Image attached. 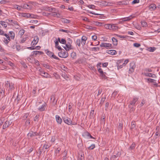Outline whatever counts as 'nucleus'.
I'll return each mask as SVG.
<instances>
[{"mask_svg":"<svg viewBox=\"0 0 160 160\" xmlns=\"http://www.w3.org/2000/svg\"><path fill=\"white\" fill-rule=\"evenodd\" d=\"M34 59V58L32 57H28L27 58L28 60L31 63H33V62Z\"/></svg>","mask_w":160,"mask_h":160,"instance_id":"obj_39","label":"nucleus"},{"mask_svg":"<svg viewBox=\"0 0 160 160\" xmlns=\"http://www.w3.org/2000/svg\"><path fill=\"white\" fill-rule=\"evenodd\" d=\"M21 7L25 9H31L32 8V6L28 5L27 4H23L22 6H21Z\"/></svg>","mask_w":160,"mask_h":160,"instance_id":"obj_17","label":"nucleus"},{"mask_svg":"<svg viewBox=\"0 0 160 160\" xmlns=\"http://www.w3.org/2000/svg\"><path fill=\"white\" fill-rule=\"evenodd\" d=\"M76 56V53L75 52H72L71 53V57L72 58H74Z\"/></svg>","mask_w":160,"mask_h":160,"instance_id":"obj_63","label":"nucleus"},{"mask_svg":"<svg viewBox=\"0 0 160 160\" xmlns=\"http://www.w3.org/2000/svg\"><path fill=\"white\" fill-rule=\"evenodd\" d=\"M100 45L101 47H104L107 49L112 48V45L109 43H102Z\"/></svg>","mask_w":160,"mask_h":160,"instance_id":"obj_5","label":"nucleus"},{"mask_svg":"<svg viewBox=\"0 0 160 160\" xmlns=\"http://www.w3.org/2000/svg\"><path fill=\"white\" fill-rule=\"evenodd\" d=\"M56 119L58 123L61 124L62 122L61 118L58 115H56Z\"/></svg>","mask_w":160,"mask_h":160,"instance_id":"obj_16","label":"nucleus"},{"mask_svg":"<svg viewBox=\"0 0 160 160\" xmlns=\"http://www.w3.org/2000/svg\"><path fill=\"white\" fill-rule=\"evenodd\" d=\"M46 103H44L42 104L41 107H40L38 108V110L40 111H43L45 110V108L46 107Z\"/></svg>","mask_w":160,"mask_h":160,"instance_id":"obj_18","label":"nucleus"},{"mask_svg":"<svg viewBox=\"0 0 160 160\" xmlns=\"http://www.w3.org/2000/svg\"><path fill=\"white\" fill-rule=\"evenodd\" d=\"M51 100L52 101V104L53 105L56 104L57 102V100H56L55 95H52L51 97Z\"/></svg>","mask_w":160,"mask_h":160,"instance_id":"obj_13","label":"nucleus"},{"mask_svg":"<svg viewBox=\"0 0 160 160\" xmlns=\"http://www.w3.org/2000/svg\"><path fill=\"white\" fill-rule=\"evenodd\" d=\"M112 40L114 45L117 46L118 44V40L115 38L113 37L112 38Z\"/></svg>","mask_w":160,"mask_h":160,"instance_id":"obj_21","label":"nucleus"},{"mask_svg":"<svg viewBox=\"0 0 160 160\" xmlns=\"http://www.w3.org/2000/svg\"><path fill=\"white\" fill-rule=\"evenodd\" d=\"M156 49V48L155 47H150L148 48V50L150 52H153L155 51Z\"/></svg>","mask_w":160,"mask_h":160,"instance_id":"obj_36","label":"nucleus"},{"mask_svg":"<svg viewBox=\"0 0 160 160\" xmlns=\"http://www.w3.org/2000/svg\"><path fill=\"white\" fill-rule=\"evenodd\" d=\"M4 86L7 88V89L9 87L8 91L9 92L12 91L14 89V84L12 83H10V82L8 81L6 82Z\"/></svg>","mask_w":160,"mask_h":160,"instance_id":"obj_1","label":"nucleus"},{"mask_svg":"<svg viewBox=\"0 0 160 160\" xmlns=\"http://www.w3.org/2000/svg\"><path fill=\"white\" fill-rule=\"evenodd\" d=\"M138 98H134L133 99L132 101H131L130 102V104L128 105V107L129 108L131 107V105H132V106H134L137 102V101L138 100Z\"/></svg>","mask_w":160,"mask_h":160,"instance_id":"obj_11","label":"nucleus"},{"mask_svg":"<svg viewBox=\"0 0 160 160\" xmlns=\"http://www.w3.org/2000/svg\"><path fill=\"white\" fill-rule=\"evenodd\" d=\"M28 115H29V114L28 113H25L23 116V119H25L26 118H28Z\"/></svg>","mask_w":160,"mask_h":160,"instance_id":"obj_62","label":"nucleus"},{"mask_svg":"<svg viewBox=\"0 0 160 160\" xmlns=\"http://www.w3.org/2000/svg\"><path fill=\"white\" fill-rule=\"evenodd\" d=\"M136 146V144L134 142H133L132 145L130 146L129 149L130 150L133 149L135 148Z\"/></svg>","mask_w":160,"mask_h":160,"instance_id":"obj_32","label":"nucleus"},{"mask_svg":"<svg viewBox=\"0 0 160 160\" xmlns=\"http://www.w3.org/2000/svg\"><path fill=\"white\" fill-rule=\"evenodd\" d=\"M129 2L128 0L119 1L117 2V4L119 5H128Z\"/></svg>","mask_w":160,"mask_h":160,"instance_id":"obj_12","label":"nucleus"},{"mask_svg":"<svg viewBox=\"0 0 160 160\" xmlns=\"http://www.w3.org/2000/svg\"><path fill=\"white\" fill-rule=\"evenodd\" d=\"M148 80L149 82L151 83H154L155 85H157L156 83V80H155L151 79V78H148Z\"/></svg>","mask_w":160,"mask_h":160,"instance_id":"obj_30","label":"nucleus"},{"mask_svg":"<svg viewBox=\"0 0 160 160\" xmlns=\"http://www.w3.org/2000/svg\"><path fill=\"white\" fill-rule=\"evenodd\" d=\"M139 0H134L132 2V4H135L138 3L139 2Z\"/></svg>","mask_w":160,"mask_h":160,"instance_id":"obj_58","label":"nucleus"},{"mask_svg":"<svg viewBox=\"0 0 160 160\" xmlns=\"http://www.w3.org/2000/svg\"><path fill=\"white\" fill-rule=\"evenodd\" d=\"M25 30L23 29L21 30L19 32V34H20L21 36H22L24 33Z\"/></svg>","mask_w":160,"mask_h":160,"instance_id":"obj_46","label":"nucleus"},{"mask_svg":"<svg viewBox=\"0 0 160 160\" xmlns=\"http://www.w3.org/2000/svg\"><path fill=\"white\" fill-rule=\"evenodd\" d=\"M53 53L49 51H47L46 52V54L50 57H51Z\"/></svg>","mask_w":160,"mask_h":160,"instance_id":"obj_51","label":"nucleus"},{"mask_svg":"<svg viewBox=\"0 0 160 160\" xmlns=\"http://www.w3.org/2000/svg\"><path fill=\"white\" fill-rule=\"evenodd\" d=\"M95 148V145L94 144L91 145L90 146L88 147V149H89L92 150Z\"/></svg>","mask_w":160,"mask_h":160,"instance_id":"obj_54","label":"nucleus"},{"mask_svg":"<svg viewBox=\"0 0 160 160\" xmlns=\"http://www.w3.org/2000/svg\"><path fill=\"white\" fill-rule=\"evenodd\" d=\"M32 15H33L32 14H31L28 13H24L23 14V16L24 17L27 18H32Z\"/></svg>","mask_w":160,"mask_h":160,"instance_id":"obj_22","label":"nucleus"},{"mask_svg":"<svg viewBox=\"0 0 160 160\" xmlns=\"http://www.w3.org/2000/svg\"><path fill=\"white\" fill-rule=\"evenodd\" d=\"M141 22L142 26V27H146L147 26V23L144 21H142Z\"/></svg>","mask_w":160,"mask_h":160,"instance_id":"obj_35","label":"nucleus"},{"mask_svg":"<svg viewBox=\"0 0 160 160\" xmlns=\"http://www.w3.org/2000/svg\"><path fill=\"white\" fill-rule=\"evenodd\" d=\"M135 126H136L135 122V121H132V122L131 126V127L130 128L131 130H132V129H133V128H135Z\"/></svg>","mask_w":160,"mask_h":160,"instance_id":"obj_31","label":"nucleus"},{"mask_svg":"<svg viewBox=\"0 0 160 160\" xmlns=\"http://www.w3.org/2000/svg\"><path fill=\"white\" fill-rule=\"evenodd\" d=\"M62 21L65 23H68L70 22V21L66 18H62Z\"/></svg>","mask_w":160,"mask_h":160,"instance_id":"obj_43","label":"nucleus"},{"mask_svg":"<svg viewBox=\"0 0 160 160\" xmlns=\"http://www.w3.org/2000/svg\"><path fill=\"white\" fill-rule=\"evenodd\" d=\"M107 52L109 54L114 55L116 53V51L114 50H107Z\"/></svg>","mask_w":160,"mask_h":160,"instance_id":"obj_19","label":"nucleus"},{"mask_svg":"<svg viewBox=\"0 0 160 160\" xmlns=\"http://www.w3.org/2000/svg\"><path fill=\"white\" fill-rule=\"evenodd\" d=\"M50 146L48 145V144H44L43 146V148H44L46 149H47L49 148Z\"/></svg>","mask_w":160,"mask_h":160,"instance_id":"obj_60","label":"nucleus"},{"mask_svg":"<svg viewBox=\"0 0 160 160\" xmlns=\"http://www.w3.org/2000/svg\"><path fill=\"white\" fill-rule=\"evenodd\" d=\"M52 12V15L54 17H59L60 15L59 13L57 12Z\"/></svg>","mask_w":160,"mask_h":160,"instance_id":"obj_25","label":"nucleus"},{"mask_svg":"<svg viewBox=\"0 0 160 160\" xmlns=\"http://www.w3.org/2000/svg\"><path fill=\"white\" fill-rule=\"evenodd\" d=\"M61 75L63 78L66 79H67V78H68V76L65 72H62L61 73Z\"/></svg>","mask_w":160,"mask_h":160,"instance_id":"obj_40","label":"nucleus"},{"mask_svg":"<svg viewBox=\"0 0 160 160\" xmlns=\"http://www.w3.org/2000/svg\"><path fill=\"white\" fill-rule=\"evenodd\" d=\"M61 150V148H58L55 151V154L57 156L58 153Z\"/></svg>","mask_w":160,"mask_h":160,"instance_id":"obj_47","label":"nucleus"},{"mask_svg":"<svg viewBox=\"0 0 160 160\" xmlns=\"http://www.w3.org/2000/svg\"><path fill=\"white\" fill-rule=\"evenodd\" d=\"M133 46L135 47L138 48L139 47L141 46V45L140 44L135 43L133 44Z\"/></svg>","mask_w":160,"mask_h":160,"instance_id":"obj_61","label":"nucleus"},{"mask_svg":"<svg viewBox=\"0 0 160 160\" xmlns=\"http://www.w3.org/2000/svg\"><path fill=\"white\" fill-rule=\"evenodd\" d=\"M28 37H25L22 38V40L20 41V43H23L25 42L27 38Z\"/></svg>","mask_w":160,"mask_h":160,"instance_id":"obj_52","label":"nucleus"},{"mask_svg":"<svg viewBox=\"0 0 160 160\" xmlns=\"http://www.w3.org/2000/svg\"><path fill=\"white\" fill-rule=\"evenodd\" d=\"M63 121L65 123L68 125L73 124L72 123V122L71 119L68 117L64 116L62 117Z\"/></svg>","mask_w":160,"mask_h":160,"instance_id":"obj_2","label":"nucleus"},{"mask_svg":"<svg viewBox=\"0 0 160 160\" xmlns=\"http://www.w3.org/2000/svg\"><path fill=\"white\" fill-rule=\"evenodd\" d=\"M77 44L79 46H80L81 45V41L80 39H77L76 42Z\"/></svg>","mask_w":160,"mask_h":160,"instance_id":"obj_45","label":"nucleus"},{"mask_svg":"<svg viewBox=\"0 0 160 160\" xmlns=\"http://www.w3.org/2000/svg\"><path fill=\"white\" fill-rule=\"evenodd\" d=\"M123 124L121 123H119L118 125V128L120 130H122L123 128Z\"/></svg>","mask_w":160,"mask_h":160,"instance_id":"obj_48","label":"nucleus"},{"mask_svg":"<svg viewBox=\"0 0 160 160\" xmlns=\"http://www.w3.org/2000/svg\"><path fill=\"white\" fill-rule=\"evenodd\" d=\"M102 3L106 6H108L109 4H110L112 3V2H107L105 1H102Z\"/></svg>","mask_w":160,"mask_h":160,"instance_id":"obj_34","label":"nucleus"},{"mask_svg":"<svg viewBox=\"0 0 160 160\" xmlns=\"http://www.w3.org/2000/svg\"><path fill=\"white\" fill-rule=\"evenodd\" d=\"M144 74L146 76H148L150 77H152L153 78H155L156 76L155 74H153L151 73H148L147 72H144Z\"/></svg>","mask_w":160,"mask_h":160,"instance_id":"obj_14","label":"nucleus"},{"mask_svg":"<svg viewBox=\"0 0 160 160\" xmlns=\"http://www.w3.org/2000/svg\"><path fill=\"white\" fill-rule=\"evenodd\" d=\"M132 18V17L131 16L128 17L122 18L121 19V20H122L123 21H127L130 20Z\"/></svg>","mask_w":160,"mask_h":160,"instance_id":"obj_20","label":"nucleus"},{"mask_svg":"<svg viewBox=\"0 0 160 160\" xmlns=\"http://www.w3.org/2000/svg\"><path fill=\"white\" fill-rule=\"evenodd\" d=\"M39 117V115H37L34 118V121H38V119Z\"/></svg>","mask_w":160,"mask_h":160,"instance_id":"obj_53","label":"nucleus"},{"mask_svg":"<svg viewBox=\"0 0 160 160\" xmlns=\"http://www.w3.org/2000/svg\"><path fill=\"white\" fill-rule=\"evenodd\" d=\"M92 51H97L99 50V48L98 47H93L92 48Z\"/></svg>","mask_w":160,"mask_h":160,"instance_id":"obj_56","label":"nucleus"},{"mask_svg":"<svg viewBox=\"0 0 160 160\" xmlns=\"http://www.w3.org/2000/svg\"><path fill=\"white\" fill-rule=\"evenodd\" d=\"M106 97L105 98H102L101 99V102H100V104L102 105V104L103 103L104 101L105 100Z\"/></svg>","mask_w":160,"mask_h":160,"instance_id":"obj_59","label":"nucleus"},{"mask_svg":"<svg viewBox=\"0 0 160 160\" xmlns=\"http://www.w3.org/2000/svg\"><path fill=\"white\" fill-rule=\"evenodd\" d=\"M66 47L68 49V51L69 50V49H71V47L72 46L70 44H67L66 45Z\"/></svg>","mask_w":160,"mask_h":160,"instance_id":"obj_49","label":"nucleus"},{"mask_svg":"<svg viewBox=\"0 0 160 160\" xmlns=\"http://www.w3.org/2000/svg\"><path fill=\"white\" fill-rule=\"evenodd\" d=\"M43 66L47 69H51V67L49 66L48 64L46 63H43L42 64Z\"/></svg>","mask_w":160,"mask_h":160,"instance_id":"obj_29","label":"nucleus"},{"mask_svg":"<svg viewBox=\"0 0 160 160\" xmlns=\"http://www.w3.org/2000/svg\"><path fill=\"white\" fill-rule=\"evenodd\" d=\"M10 46L11 47L12 49H14L16 46V44L14 42L13 43L12 42H10Z\"/></svg>","mask_w":160,"mask_h":160,"instance_id":"obj_37","label":"nucleus"},{"mask_svg":"<svg viewBox=\"0 0 160 160\" xmlns=\"http://www.w3.org/2000/svg\"><path fill=\"white\" fill-rule=\"evenodd\" d=\"M51 57L56 60H59L60 59L59 58H58V57L56 56L55 55H54V53L52 54Z\"/></svg>","mask_w":160,"mask_h":160,"instance_id":"obj_57","label":"nucleus"},{"mask_svg":"<svg viewBox=\"0 0 160 160\" xmlns=\"http://www.w3.org/2000/svg\"><path fill=\"white\" fill-rule=\"evenodd\" d=\"M100 66L99 65L97 66L98 68V72L100 73V74H101L103 73V72L102 70V69L100 68Z\"/></svg>","mask_w":160,"mask_h":160,"instance_id":"obj_41","label":"nucleus"},{"mask_svg":"<svg viewBox=\"0 0 160 160\" xmlns=\"http://www.w3.org/2000/svg\"><path fill=\"white\" fill-rule=\"evenodd\" d=\"M39 72L40 74L41 75L42 77L46 78H48L50 77V75H49L48 73L42 71L41 69L39 70Z\"/></svg>","mask_w":160,"mask_h":160,"instance_id":"obj_4","label":"nucleus"},{"mask_svg":"<svg viewBox=\"0 0 160 160\" xmlns=\"http://www.w3.org/2000/svg\"><path fill=\"white\" fill-rule=\"evenodd\" d=\"M111 27L112 30H115L118 29V27L114 24H111Z\"/></svg>","mask_w":160,"mask_h":160,"instance_id":"obj_26","label":"nucleus"},{"mask_svg":"<svg viewBox=\"0 0 160 160\" xmlns=\"http://www.w3.org/2000/svg\"><path fill=\"white\" fill-rule=\"evenodd\" d=\"M39 40V38L38 36H35L34 37V38L33 41L31 42V45L32 46L35 45L38 42Z\"/></svg>","mask_w":160,"mask_h":160,"instance_id":"obj_9","label":"nucleus"},{"mask_svg":"<svg viewBox=\"0 0 160 160\" xmlns=\"http://www.w3.org/2000/svg\"><path fill=\"white\" fill-rule=\"evenodd\" d=\"M67 152H66L65 150L64 152L63 153L65 154V156H63V160H66L67 159Z\"/></svg>","mask_w":160,"mask_h":160,"instance_id":"obj_50","label":"nucleus"},{"mask_svg":"<svg viewBox=\"0 0 160 160\" xmlns=\"http://www.w3.org/2000/svg\"><path fill=\"white\" fill-rule=\"evenodd\" d=\"M40 133H38L36 132H33L32 131H31L28 134V137H29L30 138H31L37 136H40Z\"/></svg>","mask_w":160,"mask_h":160,"instance_id":"obj_6","label":"nucleus"},{"mask_svg":"<svg viewBox=\"0 0 160 160\" xmlns=\"http://www.w3.org/2000/svg\"><path fill=\"white\" fill-rule=\"evenodd\" d=\"M86 28L89 29H95V28L89 25H86L85 26Z\"/></svg>","mask_w":160,"mask_h":160,"instance_id":"obj_38","label":"nucleus"},{"mask_svg":"<svg viewBox=\"0 0 160 160\" xmlns=\"http://www.w3.org/2000/svg\"><path fill=\"white\" fill-rule=\"evenodd\" d=\"M33 63H34L37 66H39L40 65L39 62L38 60H37L35 59H34V61Z\"/></svg>","mask_w":160,"mask_h":160,"instance_id":"obj_44","label":"nucleus"},{"mask_svg":"<svg viewBox=\"0 0 160 160\" xmlns=\"http://www.w3.org/2000/svg\"><path fill=\"white\" fill-rule=\"evenodd\" d=\"M9 35L12 39H14L15 37V34L13 32L10 31L9 32Z\"/></svg>","mask_w":160,"mask_h":160,"instance_id":"obj_23","label":"nucleus"},{"mask_svg":"<svg viewBox=\"0 0 160 160\" xmlns=\"http://www.w3.org/2000/svg\"><path fill=\"white\" fill-rule=\"evenodd\" d=\"M61 51L58 53V55L59 57L62 58H66L68 56V52L64 51Z\"/></svg>","mask_w":160,"mask_h":160,"instance_id":"obj_3","label":"nucleus"},{"mask_svg":"<svg viewBox=\"0 0 160 160\" xmlns=\"http://www.w3.org/2000/svg\"><path fill=\"white\" fill-rule=\"evenodd\" d=\"M149 9L151 11H154L157 8L156 5L154 4H152L149 6Z\"/></svg>","mask_w":160,"mask_h":160,"instance_id":"obj_15","label":"nucleus"},{"mask_svg":"<svg viewBox=\"0 0 160 160\" xmlns=\"http://www.w3.org/2000/svg\"><path fill=\"white\" fill-rule=\"evenodd\" d=\"M33 54H35L36 55L38 54L41 55L44 53L42 51H33Z\"/></svg>","mask_w":160,"mask_h":160,"instance_id":"obj_24","label":"nucleus"},{"mask_svg":"<svg viewBox=\"0 0 160 160\" xmlns=\"http://www.w3.org/2000/svg\"><path fill=\"white\" fill-rule=\"evenodd\" d=\"M12 123V122L11 120H10L9 121H6L3 125V129H6V128L9 127L10 125H11Z\"/></svg>","mask_w":160,"mask_h":160,"instance_id":"obj_8","label":"nucleus"},{"mask_svg":"<svg viewBox=\"0 0 160 160\" xmlns=\"http://www.w3.org/2000/svg\"><path fill=\"white\" fill-rule=\"evenodd\" d=\"M0 24L5 28L7 27V25L6 22L3 21H0Z\"/></svg>","mask_w":160,"mask_h":160,"instance_id":"obj_33","label":"nucleus"},{"mask_svg":"<svg viewBox=\"0 0 160 160\" xmlns=\"http://www.w3.org/2000/svg\"><path fill=\"white\" fill-rule=\"evenodd\" d=\"M45 9L47 11H48L49 12H58V10L55 8H50L48 7H47L45 8Z\"/></svg>","mask_w":160,"mask_h":160,"instance_id":"obj_10","label":"nucleus"},{"mask_svg":"<svg viewBox=\"0 0 160 160\" xmlns=\"http://www.w3.org/2000/svg\"><path fill=\"white\" fill-rule=\"evenodd\" d=\"M105 73H106L105 72L103 73H102L100 74V77L103 80L106 79L107 78V77L106 76Z\"/></svg>","mask_w":160,"mask_h":160,"instance_id":"obj_27","label":"nucleus"},{"mask_svg":"<svg viewBox=\"0 0 160 160\" xmlns=\"http://www.w3.org/2000/svg\"><path fill=\"white\" fill-rule=\"evenodd\" d=\"M130 67L129 71L132 73L134 72L136 67L135 63L133 62H131L130 64Z\"/></svg>","mask_w":160,"mask_h":160,"instance_id":"obj_7","label":"nucleus"},{"mask_svg":"<svg viewBox=\"0 0 160 160\" xmlns=\"http://www.w3.org/2000/svg\"><path fill=\"white\" fill-rule=\"evenodd\" d=\"M59 42L62 44H65L66 43V41L64 39H62L60 41H59Z\"/></svg>","mask_w":160,"mask_h":160,"instance_id":"obj_55","label":"nucleus"},{"mask_svg":"<svg viewBox=\"0 0 160 160\" xmlns=\"http://www.w3.org/2000/svg\"><path fill=\"white\" fill-rule=\"evenodd\" d=\"M117 157V156L116 155H113L112 156L111 159H112L113 160H115V159Z\"/></svg>","mask_w":160,"mask_h":160,"instance_id":"obj_64","label":"nucleus"},{"mask_svg":"<svg viewBox=\"0 0 160 160\" xmlns=\"http://www.w3.org/2000/svg\"><path fill=\"white\" fill-rule=\"evenodd\" d=\"M105 27L107 29H111V24H105Z\"/></svg>","mask_w":160,"mask_h":160,"instance_id":"obj_42","label":"nucleus"},{"mask_svg":"<svg viewBox=\"0 0 160 160\" xmlns=\"http://www.w3.org/2000/svg\"><path fill=\"white\" fill-rule=\"evenodd\" d=\"M4 92V90L2 89H1L0 91V97H1L2 98L5 96Z\"/></svg>","mask_w":160,"mask_h":160,"instance_id":"obj_28","label":"nucleus"}]
</instances>
